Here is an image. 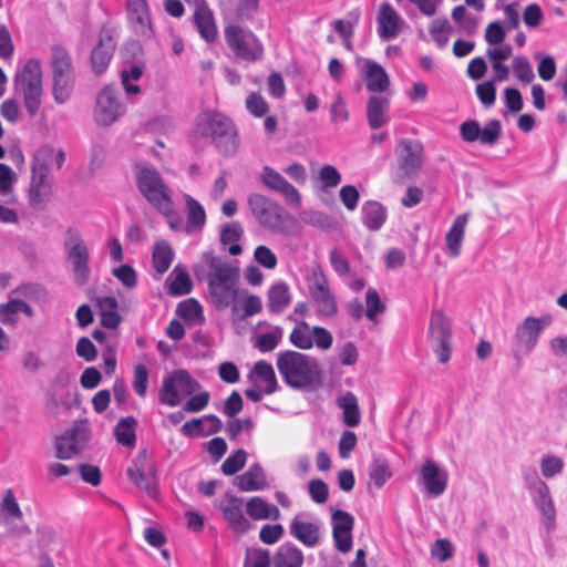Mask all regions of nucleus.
<instances>
[{
    "label": "nucleus",
    "mask_w": 567,
    "mask_h": 567,
    "mask_svg": "<svg viewBox=\"0 0 567 567\" xmlns=\"http://www.w3.org/2000/svg\"><path fill=\"white\" fill-rule=\"evenodd\" d=\"M306 513L297 514L289 524V533L308 548H313L321 543L322 524L319 519L307 520Z\"/></svg>",
    "instance_id": "20"
},
{
    "label": "nucleus",
    "mask_w": 567,
    "mask_h": 567,
    "mask_svg": "<svg viewBox=\"0 0 567 567\" xmlns=\"http://www.w3.org/2000/svg\"><path fill=\"white\" fill-rule=\"evenodd\" d=\"M244 234V229L238 221L227 223L223 226L220 231V243L229 245L228 251L233 256L241 254L243 249L237 244Z\"/></svg>",
    "instance_id": "42"
},
{
    "label": "nucleus",
    "mask_w": 567,
    "mask_h": 567,
    "mask_svg": "<svg viewBox=\"0 0 567 567\" xmlns=\"http://www.w3.org/2000/svg\"><path fill=\"white\" fill-rule=\"evenodd\" d=\"M338 406L342 410L343 422L350 427L360 423L361 415L357 396L352 392H347L337 399Z\"/></svg>",
    "instance_id": "37"
},
{
    "label": "nucleus",
    "mask_w": 567,
    "mask_h": 567,
    "mask_svg": "<svg viewBox=\"0 0 567 567\" xmlns=\"http://www.w3.org/2000/svg\"><path fill=\"white\" fill-rule=\"evenodd\" d=\"M276 367L285 384L293 390L312 389L322 378L319 360L296 350L278 352Z\"/></svg>",
    "instance_id": "2"
},
{
    "label": "nucleus",
    "mask_w": 567,
    "mask_h": 567,
    "mask_svg": "<svg viewBox=\"0 0 567 567\" xmlns=\"http://www.w3.org/2000/svg\"><path fill=\"white\" fill-rule=\"evenodd\" d=\"M185 203L187 207L186 230L190 233L193 230L202 229L206 223V214L204 207L190 195H185Z\"/></svg>",
    "instance_id": "41"
},
{
    "label": "nucleus",
    "mask_w": 567,
    "mask_h": 567,
    "mask_svg": "<svg viewBox=\"0 0 567 567\" xmlns=\"http://www.w3.org/2000/svg\"><path fill=\"white\" fill-rule=\"evenodd\" d=\"M261 182L269 189L281 194L288 205L293 207L301 205V196L298 189L274 168L264 167Z\"/></svg>",
    "instance_id": "22"
},
{
    "label": "nucleus",
    "mask_w": 567,
    "mask_h": 567,
    "mask_svg": "<svg viewBox=\"0 0 567 567\" xmlns=\"http://www.w3.org/2000/svg\"><path fill=\"white\" fill-rule=\"evenodd\" d=\"M467 220V214L457 216L445 236L446 250L453 258L458 257L461 254Z\"/></svg>",
    "instance_id": "31"
},
{
    "label": "nucleus",
    "mask_w": 567,
    "mask_h": 567,
    "mask_svg": "<svg viewBox=\"0 0 567 567\" xmlns=\"http://www.w3.org/2000/svg\"><path fill=\"white\" fill-rule=\"evenodd\" d=\"M360 19V10L354 9L348 13L347 20H334L332 22L333 30L342 38V40H348V38H352L354 33V28L358 24Z\"/></svg>",
    "instance_id": "51"
},
{
    "label": "nucleus",
    "mask_w": 567,
    "mask_h": 567,
    "mask_svg": "<svg viewBox=\"0 0 567 567\" xmlns=\"http://www.w3.org/2000/svg\"><path fill=\"white\" fill-rule=\"evenodd\" d=\"M76 449L75 443L72 441L70 435L65 433L55 441V456L60 460H70L82 452V450Z\"/></svg>",
    "instance_id": "55"
},
{
    "label": "nucleus",
    "mask_w": 567,
    "mask_h": 567,
    "mask_svg": "<svg viewBox=\"0 0 567 567\" xmlns=\"http://www.w3.org/2000/svg\"><path fill=\"white\" fill-rule=\"evenodd\" d=\"M125 110L120 91L115 85L109 84L96 96L94 120L100 126H109L116 122L125 113Z\"/></svg>",
    "instance_id": "13"
},
{
    "label": "nucleus",
    "mask_w": 567,
    "mask_h": 567,
    "mask_svg": "<svg viewBox=\"0 0 567 567\" xmlns=\"http://www.w3.org/2000/svg\"><path fill=\"white\" fill-rule=\"evenodd\" d=\"M169 285V293L173 296H184L192 291L193 282L188 275V272L184 269H181L179 266H176L171 274L169 278H172Z\"/></svg>",
    "instance_id": "46"
},
{
    "label": "nucleus",
    "mask_w": 567,
    "mask_h": 567,
    "mask_svg": "<svg viewBox=\"0 0 567 567\" xmlns=\"http://www.w3.org/2000/svg\"><path fill=\"white\" fill-rule=\"evenodd\" d=\"M390 101L388 97L372 95L367 103V120L370 128L379 130L384 126L389 117L386 111L389 110Z\"/></svg>",
    "instance_id": "29"
},
{
    "label": "nucleus",
    "mask_w": 567,
    "mask_h": 567,
    "mask_svg": "<svg viewBox=\"0 0 567 567\" xmlns=\"http://www.w3.org/2000/svg\"><path fill=\"white\" fill-rule=\"evenodd\" d=\"M564 470V461L556 455H545L540 461V472L545 478H551Z\"/></svg>",
    "instance_id": "60"
},
{
    "label": "nucleus",
    "mask_w": 567,
    "mask_h": 567,
    "mask_svg": "<svg viewBox=\"0 0 567 567\" xmlns=\"http://www.w3.org/2000/svg\"><path fill=\"white\" fill-rule=\"evenodd\" d=\"M302 564V551L291 543L282 544L274 558V567H301Z\"/></svg>",
    "instance_id": "34"
},
{
    "label": "nucleus",
    "mask_w": 567,
    "mask_h": 567,
    "mask_svg": "<svg viewBox=\"0 0 567 567\" xmlns=\"http://www.w3.org/2000/svg\"><path fill=\"white\" fill-rule=\"evenodd\" d=\"M237 486L244 492L262 489L266 486V477L262 467L259 464L250 465L244 474L237 477Z\"/></svg>",
    "instance_id": "33"
},
{
    "label": "nucleus",
    "mask_w": 567,
    "mask_h": 567,
    "mask_svg": "<svg viewBox=\"0 0 567 567\" xmlns=\"http://www.w3.org/2000/svg\"><path fill=\"white\" fill-rule=\"evenodd\" d=\"M246 109L255 117H262L267 114L269 105L266 100L256 92L250 93L246 97Z\"/></svg>",
    "instance_id": "62"
},
{
    "label": "nucleus",
    "mask_w": 567,
    "mask_h": 567,
    "mask_svg": "<svg viewBox=\"0 0 567 567\" xmlns=\"http://www.w3.org/2000/svg\"><path fill=\"white\" fill-rule=\"evenodd\" d=\"M367 310L365 316L369 320H374L378 315L385 311V305L381 301L378 291L369 288L365 293Z\"/></svg>",
    "instance_id": "58"
},
{
    "label": "nucleus",
    "mask_w": 567,
    "mask_h": 567,
    "mask_svg": "<svg viewBox=\"0 0 567 567\" xmlns=\"http://www.w3.org/2000/svg\"><path fill=\"white\" fill-rule=\"evenodd\" d=\"M135 179L140 193L155 210L166 217L174 215L173 192L156 168L137 164Z\"/></svg>",
    "instance_id": "5"
},
{
    "label": "nucleus",
    "mask_w": 567,
    "mask_h": 567,
    "mask_svg": "<svg viewBox=\"0 0 567 567\" xmlns=\"http://www.w3.org/2000/svg\"><path fill=\"white\" fill-rule=\"evenodd\" d=\"M362 224L369 230H379L386 220L385 207L375 200H368L361 208Z\"/></svg>",
    "instance_id": "32"
},
{
    "label": "nucleus",
    "mask_w": 567,
    "mask_h": 567,
    "mask_svg": "<svg viewBox=\"0 0 567 567\" xmlns=\"http://www.w3.org/2000/svg\"><path fill=\"white\" fill-rule=\"evenodd\" d=\"M144 66L138 63L130 64L121 71V83L126 95H137L141 93V87L136 82L142 78Z\"/></svg>",
    "instance_id": "44"
},
{
    "label": "nucleus",
    "mask_w": 567,
    "mask_h": 567,
    "mask_svg": "<svg viewBox=\"0 0 567 567\" xmlns=\"http://www.w3.org/2000/svg\"><path fill=\"white\" fill-rule=\"evenodd\" d=\"M127 14L134 31L144 38H152L154 31L146 0H127Z\"/></svg>",
    "instance_id": "25"
},
{
    "label": "nucleus",
    "mask_w": 567,
    "mask_h": 567,
    "mask_svg": "<svg viewBox=\"0 0 567 567\" xmlns=\"http://www.w3.org/2000/svg\"><path fill=\"white\" fill-rule=\"evenodd\" d=\"M176 312L181 318L185 320L203 318V308L200 303L193 298L179 302Z\"/></svg>",
    "instance_id": "59"
},
{
    "label": "nucleus",
    "mask_w": 567,
    "mask_h": 567,
    "mask_svg": "<svg viewBox=\"0 0 567 567\" xmlns=\"http://www.w3.org/2000/svg\"><path fill=\"white\" fill-rule=\"evenodd\" d=\"M423 164V146L417 140L402 138L398 146V166L405 177H414Z\"/></svg>",
    "instance_id": "18"
},
{
    "label": "nucleus",
    "mask_w": 567,
    "mask_h": 567,
    "mask_svg": "<svg viewBox=\"0 0 567 567\" xmlns=\"http://www.w3.org/2000/svg\"><path fill=\"white\" fill-rule=\"evenodd\" d=\"M249 209L264 228L284 236H292L298 233V221L276 200L254 193L248 196Z\"/></svg>",
    "instance_id": "3"
},
{
    "label": "nucleus",
    "mask_w": 567,
    "mask_h": 567,
    "mask_svg": "<svg viewBox=\"0 0 567 567\" xmlns=\"http://www.w3.org/2000/svg\"><path fill=\"white\" fill-rule=\"evenodd\" d=\"M19 299L11 298L8 302L0 305V322L4 326L16 327L19 321Z\"/></svg>",
    "instance_id": "54"
},
{
    "label": "nucleus",
    "mask_w": 567,
    "mask_h": 567,
    "mask_svg": "<svg viewBox=\"0 0 567 567\" xmlns=\"http://www.w3.org/2000/svg\"><path fill=\"white\" fill-rule=\"evenodd\" d=\"M421 477L431 496L442 495L447 486V473L432 460H426L421 467Z\"/></svg>",
    "instance_id": "27"
},
{
    "label": "nucleus",
    "mask_w": 567,
    "mask_h": 567,
    "mask_svg": "<svg viewBox=\"0 0 567 567\" xmlns=\"http://www.w3.org/2000/svg\"><path fill=\"white\" fill-rule=\"evenodd\" d=\"M292 346L301 350H309L316 346L320 350H328L332 347L333 338L326 328L310 327L306 321H299L289 336Z\"/></svg>",
    "instance_id": "15"
},
{
    "label": "nucleus",
    "mask_w": 567,
    "mask_h": 567,
    "mask_svg": "<svg viewBox=\"0 0 567 567\" xmlns=\"http://www.w3.org/2000/svg\"><path fill=\"white\" fill-rule=\"evenodd\" d=\"M202 260L207 266L206 281L209 302L218 311L229 307L235 311L240 281V269L237 262L217 256L213 251H205Z\"/></svg>",
    "instance_id": "1"
},
{
    "label": "nucleus",
    "mask_w": 567,
    "mask_h": 567,
    "mask_svg": "<svg viewBox=\"0 0 567 567\" xmlns=\"http://www.w3.org/2000/svg\"><path fill=\"white\" fill-rule=\"evenodd\" d=\"M16 93L23 99L24 107L30 116H34L42 102V66L39 60L29 59L14 76Z\"/></svg>",
    "instance_id": "8"
},
{
    "label": "nucleus",
    "mask_w": 567,
    "mask_h": 567,
    "mask_svg": "<svg viewBox=\"0 0 567 567\" xmlns=\"http://www.w3.org/2000/svg\"><path fill=\"white\" fill-rule=\"evenodd\" d=\"M194 23L200 37L208 43L217 39L218 30L214 13L206 0H195Z\"/></svg>",
    "instance_id": "26"
},
{
    "label": "nucleus",
    "mask_w": 567,
    "mask_h": 567,
    "mask_svg": "<svg viewBox=\"0 0 567 567\" xmlns=\"http://www.w3.org/2000/svg\"><path fill=\"white\" fill-rule=\"evenodd\" d=\"M52 192L49 175L31 174L29 187V204L32 208L41 210L47 206Z\"/></svg>",
    "instance_id": "28"
},
{
    "label": "nucleus",
    "mask_w": 567,
    "mask_h": 567,
    "mask_svg": "<svg viewBox=\"0 0 567 567\" xmlns=\"http://www.w3.org/2000/svg\"><path fill=\"white\" fill-rule=\"evenodd\" d=\"M429 31L433 41L440 49H443L447 45L449 34L452 32V27L450 25L446 18L434 19L430 25Z\"/></svg>",
    "instance_id": "50"
},
{
    "label": "nucleus",
    "mask_w": 567,
    "mask_h": 567,
    "mask_svg": "<svg viewBox=\"0 0 567 567\" xmlns=\"http://www.w3.org/2000/svg\"><path fill=\"white\" fill-rule=\"evenodd\" d=\"M452 20L457 25L458 32L473 35L477 31L478 19L468 13L464 6H456L451 13Z\"/></svg>",
    "instance_id": "43"
},
{
    "label": "nucleus",
    "mask_w": 567,
    "mask_h": 567,
    "mask_svg": "<svg viewBox=\"0 0 567 567\" xmlns=\"http://www.w3.org/2000/svg\"><path fill=\"white\" fill-rule=\"evenodd\" d=\"M460 135L466 143L478 141L483 145L494 146L502 135V124L498 120H491L481 127L476 120H468L460 125Z\"/></svg>",
    "instance_id": "17"
},
{
    "label": "nucleus",
    "mask_w": 567,
    "mask_h": 567,
    "mask_svg": "<svg viewBox=\"0 0 567 567\" xmlns=\"http://www.w3.org/2000/svg\"><path fill=\"white\" fill-rule=\"evenodd\" d=\"M53 159L54 150L51 146L44 145L39 147L33 156L32 173L49 175Z\"/></svg>",
    "instance_id": "48"
},
{
    "label": "nucleus",
    "mask_w": 567,
    "mask_h": 567,
    "mask_svg": "<svg viewBox=\"0 0 567 567\" xmlns=\"http://www.w3.org/2000/svg\"><path fill=\"white\" fill-rule=\"evenodd\" d=\"M522 477L532 502L540 514L544 527L551 532L556 525V507L548 484L533 466L523 467Z\"/></svg>",
    "instance_id": "7"
},
{
    "label": "nucleus",
    "mask_w": 567,
    "mask_h": 567,
    "mask_svg": "<svg viewBox=\"0 0 567 567\" xmlns=\"http://www.w3.org/2000/svg\"><path fill=\"white\" fill-rule=\"evenodd\" d=\"M332 537L336 548L341 553H348L352 548V529L354 517L342 509H336L331 515Z\"/></svg>",
    "instance_id": "21"
},
{
    "label": "nucleus",
    "mask_w": 567,
    "mask_h": 567,
    "mask_svg": "<svg viewBox=\"0 0 567 567\" xmlns=\"http://www.w3.org/2000/svg\"><path fill=\"white\" fill-rule=\"evenodd\" d=\"M247 514L256 520L260 519H278L280 512L277 506L268 504L261 497H251L246 505Z\"/></svg>",
    "instance_id": "35"
},
{
    "label": "nucleus",
    "mask_w": 567,
    "mask_h": 567,
    "mask_svg": "<svg viewBox=\"0 0 567 567\" xmlns=\"http://www.w3.org/2000/svg\"><path fill=\"white\" fill-rule=\"evenodd\" d=\"M290 300L289 287L286 282H277L269 288L267 307L270 312H282L289 306Z\"/></svg>",
    "instance_id": "36"
},
{
    "label": "nucleus",
    "mask_w": 567,
    "mask_h": 567,
    "mask_svg": "<svg viewBox=\"0 0 567 567\" xmlns=\"http://www.w3.org/2000/svg\"><path fill=\"white\" fill-rule=\"evenodd\" d=\"M220 509L224 518L234 532L244 534L249 530L250 522L243 513L241 498L235 495H227L225 499L221 501Z\"/></svg>",
    "instance_id": "24"
},
{
    "label": "nucleus",
    "mask_w": 567,
    "mask_h": 567,
    "mask_svg": "<svg viewBox=\"0 0 567 567\" xmlns=\"http://www.w3.org/2000/svg\"><path fill=\"white\" fill-rule=\"evenodd\" d=\"M199 388V382L188 371L179 369L163 380L158 399L162 404L177 406L183 396L192 395Z\"/></svg>",
    "instance_id": "12"
},
{
    "label": "nucleus",
    "mask_w": 567,
    "mask_h": 567,
    "mask_svg": "<svg viewBox=\"0 0 567 567\" xmlns=\"http://www.w3.org/2000/svg\"><path fill=\"white\" fill-rule=\"evenodd\" d=\"M494 81H485L476 85V95L485 107H489L496 100V87Z\"/></svg>",
    "instance_id": "64"
},
{
    "label": "nucleus",
    "mask_w": 567,
    "mask_h": 567,
    "mask_svg": "<svg viewBox=\"0 0 567 567\" xmlns=\"http://www.w3.org/2000/svg\"><path fill=\"white\" fill-rule=\"evenodd\" d=\"M66 259L72 266L74 281L78 286H84L91 276L90 250L81 234L69 228L64 239Z\"/></svg>",
    "instance_id": "10"
},
{
    "label": "nucleus",
    "mask_w": 567,
    "mask_h": 567,
    "mask_svg": "<svg viewBox=\"0 0 567 567\" xmlns=\"http://www.w3.org/2000/svg\"><path fill=\"white\" fill-rule=\"evenodd\" d=\"M364 80L367 89L370 92L382 93L388 90L390 85L389 76L385 70L374 61L365 60L364 62Z\"/></svg>",
    "instance_id": "30"
},
{
    "label": "nucleus",
    "mask_w": 567,
    "mask_h": 567,
    "mask_svg": "<svg viewBox=\"0 0 567 567\" xmlns=\"http://www.w3.org/2000/svg\"><path fill=\"white\" fill-rule=\"evenodd\" d=\"M512 69L515 76L523 83H530L535 79L532 64L523 55L513 59Z\"/></svg>",
    "instance_id": "56"
},
{
    "label": "nucleus",
    "mask_w": 567,
    "mask_h": 567,
    "mask_svg": "<svg viewBox=\"0 0 567 567\" xmlns=\"http://www.w3.org/2000/svg\"><path fill=\"white\" fill-rule=\"evenodd\" d=\"M137 421L134 416H126L118 421L114 427V436L118 444L133 447L136 444Z\"/></svg>",
    "instance_id": "38"
},
{
    "label": "nucleus",
    "mask_w": 567,
    "mask_h": 567,
    "mask_svg": "<svg viewBox=\"0 0 567 567\" xmlns=\"http://www.w3.org/2000/svg\"><path fill=\"white\" fill-rule=\"evenodd\" d=\"M75 443V450H84L91 439V431L86 421L75 422L71 429L65 432Z\"/></svg>",
    "instance_id": "52"
},
{
    "label": "nucleus",
    "mask_w": 567,
    "mask_h": 567,
    "mask_svg": "<svg viewBox=\"0 0 567 567\" xmlns=\"http://www.w3.org/2000/svg\"><path fill=\"white\" fill-rule=\"evenodd\" d=\"M225 41L236 58L257 62L264 56V45L254 32L237 24H229L224 30Z\"/></svg>",
    "instance_id": "9"
},
{
    "label": "nucleus",
    "mask_w": 567,
    "mask_h": 567,
    "mask_svg": "<svg viewBox=\"0 0 567 567\" xmlns=\"http://www.w3.org/2000/svg\"><path fill=\"white\" fill-rule=\"evenodd\" d=\"M127 475L132 482L142 491L146 492L150 496L156 495L155 476L152 473L143 471L137 463L127 470Z\"/></svg>",
    "instance_id": "45"
},
{
    "label": "nucleus",
    "mask_w": 567,
    "mask_h": 567,
    "mask_svg": "<svg viewBox=\"0 0 567 567\" xmlns=\"http://www.w3.org/2000/svg\"><path fill=\"white\" fill-rule=\"evenodd\" d=\"M254 375L257 380L264 384V392L266 394H272L278 390V381L272 365L265 361H257L252 369Z\"/></svg>",
    "instance_id": "39"
},
{
    "label": "nucleus",
    "mask_w": 567,
    "mask_h": 567,
    "mask_svg": "<svg viewBox=\"0 0 567 567\" xmlns=\"http://www.w3.org/2000/svg\"><path fill=\"white\" fill-rule=\"evenodd\" d=\"M148 384V371L144 364H137L134 368L133 372V389L135 393L144 398L147 391Z\"/></svg>",
    "instance_id": "63"
},
{
    "label": "nucleus",
    "mask_w": 567,
    "mask_h": 567,
    "mask_svg": "<svg viewBox=\"0 0 567 567\" xmlns=\"http://www.w3.org/2000/svg\"><path fill=\"white\" fill-rule=\"evenodd\" d=\"M50 68L53 99L58 104H63L70 99L75 82L72 56L63 45L54 44L51 47Z\"/></svg>",
    "instance_id": "6"
},
{
    "label": "nucleus",
    "mask_w": 567,
    "mask_h": 567,
    "mask_svg": "<svg viewBox=\"0 0 567 567\" xmlns=\"http://www.w3.org/2000/svg\"><path fill=\"white\" fill-rule=\"evenodd\" d=\"M391 476L389 462L382 457H374L369 470V477L374 486L381 488Z\"/></svg>",
    "instance_id": "47"
},
{
    "label": "nucleus",
    "mask_w": 567,
    "mask_h": 567,
    "mask_svg": "<svg viewBox=\"0 0 567 567\" xmlns=\"http://www.w3.org/2000/svg\"><path fill=\"white\" fill-rule=\"evenodd\" d=\"M195 134L210 137L216 148L224 156H233L239 146L238 131L231 118L218 113H204L197 117Z\"/></svg>",
    "instance_id": "4"
},
{
    "label": "nucleus",
    "mask_w": 567,
    "mask_h": 567,
    "mask_svg": "<svg viewBox=\"0 0 567 567\" xmlns=\"http://www.w3.org/2000/svg\"><path fill=\"white\" fill-rule=\"evenodd\" d=\"M430 337L434 344V351L441 363H445L451 357V324L442 310L432 312L430 321Z\"/></svg>",
    "instance_id": "16"
},
{
    "label": "nucleus",
    "mask_w": 567,
    "mask_h": 567,
    "mask_svg": "<svg viewBox=\"0 0 567 567\" xmlns=\"http://www.w3.org/2000/svg\"><path fill=\"white\" fill-rule=\"evenodd\" d=\"M116 30L104 25L96 47L91 52V65L95 74H102L109 66L116 48Z\"/></svg>",
    "instance_id": "19"
},
{
    "label": "nucleus",
    "mask_w": 567,
    "mask_h": 567,
    "mask_svg": "<svg viewBox=\"0 0 567 567\" xmlns=\"http://www.w3.org/2000/svg\"><path fill=\"white\" fill-rule=\"evenodd\" d=\"M308 290L311 299L316 303L319 317L330 318L338 312L336 297L330 290L326 275L319 267L312 269L308 278Z\"/></svg>",
    "instance_id": "14"
},
{
    "label": "nucleus",
    "mask_w": 567,
    "mask_h": 567,
    "mask_svg": "<svg viewBox=\"0 0 567 567\" xmlns=\"http://www.w3.org/2000/svg\"><path fill=\"white\" fill-rule=\"evenodd\" d=\"M553 317L549 313L540 317H526L517 326L514 334L515 348L513 350L515 359L519 360L522 353H530L538 343L542 332L551 324Z\"/></svg>",
    "instance_id": "11"
},
{
    "label": "nucleus",
    "mask_w": 567,
    "mask_h": 567,
    "mask_svg": "<svg viewBox=\"0 0 567 567\" xmlns=\"http://www.w3.org/2000/svg\"><path fill=\"white\" fill-rule=\"evenodd\" d=\"M2 516H4L6 520L9 518L22 517L20 506L14 497L13 491L10 488L7 489L3 495L2 505L0 508V520L2 519Z\"/></svg>",
    "instance_id": "53"
},
{
    "label": "nucleus",
    "mask_w": 567,
    "mask_h": 567,
    "mask_svg": "<svg viewBox=\"0 0 567 567\" xmlns=\"http://www.w3.org/2000/svg\"><path fill=\"white\" fill-rule=\"evenodd\" d=\"M284 336V330L280 327L274 328L269 332L260 333L257 336L254 347L260 352H270L275 350L280 343Z\"/></svg>",
    "instance_id": "49"
},
{
    "label": "nucleus",
    "mask_w": 567,
    "mask_h": 567,
    "mask_svg": "<svg viewBox=\"0 0 567 567\" xmlns=\"http://www.w3.org/2000/svg\"><path fill=\"white\" fill-rule=\"evenodd\" d=\"M174 259V251L171 245L165 241H158L153 247L152 262L158 275L165 274Z\"/></svg>",
    "instance_id": "40"
},
{
    "label": "nucleus",
    "mask_w": 567,
    "mask_h": 567,
    "mask_svg": "<svg viewBox=\"0 0 567 567\" xmlns=\"http://www.w3.org/2000/svg\"><path fill=\"white\" fill-rule=\"evenodd\" d=\"M378 34L389 41L395 39L403 30L405 22L390 3H382L377 17Z\"/></svg>",
    "instance_id": "23"
},
{
    "label": "nucleus",
    "mask_w": 567,
    "mask_h": 567,
    "mask_svg": "<svg viewBox=\"0 0 567 567\" xmlns=\"http://www.w3.org/2000/svg\"><path fill=\"white\" fill-rule=\"evenodd\" d=\"M247 461V453L245 450L239 449L230 454L221 464V472L227 475H234L240 471Z\"/></svg>",
    "instance_id": "57"
},
{
    "label": "nucleus",
    "mask_w": 567,
    "mask_h": 567,
    "mask_svg": "<svg viewBox=\"0 0 567 567\" xmlns=\"http://www.w3.org/2000/svg\"><path fill=\"white\" fill-rule=\"evenodd\" d=\"M243 567H270L268 550L261 548L248 549Z\"/></svg>",
    "instance_id": "61"
}]
</instances>
